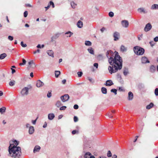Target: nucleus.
<instances>
[{
	"label": "nucleus",
	"mask_w": 158,
	"mask_h": 158,
	"mask_svg": "<svg viewBox=\"0 0 158 158\" xmlns=\"http://www.w3.org/2000/svg\"><path fill=\"white\" fill-rule=\"evenodd\" d=\"M106 56L109 58L108 61L112 66H109L108 68L109 72L110 74L117 72L118 70L121 69L122 67V60L116 52L113 58L114 54L113 52L108 50L106 53Z\"/></svg>",
	"instance_id": "f257e3e1"
},
{
	"label": "nucleus",
	"mask_w": 158,
	"mask_h": 158,
	"mask_svg": "<svg viewBox=\"0 0 158 158\" xmlns=\"http://www.w3.org/2000/svg\"><path fill=\"white\" fill-rule=\"evenodd\" d=\"M12 145H11L9 147V155L13 158H19L22 154L21 148L14 147V146L11 147Z\"/></svg>",
	"instance_id": "f03ea898"
},
{
	"label": "nucleus",
	"mask_w": 158,
	"mask_h": 158,
	"mask_svg": "<svg viewBox=\"0 0 158 158\" xmlns=\"http://www.w3.org/2000/svg\"><path fill=\"white\" fill-rule=\"evenodd\" d=\"M134 51L135 53L137 55H142L144 52V50L143 48L139 46H136L134 48Z\"/></svg>",
	"instance_id": "7ed1b4c3"
},
{
	"label": "nucleus",
	"mask_w": 158,
	"mask_h": 158,
	"mask_svg": "<svg viewBox=\"0 0 158 158\" xmlns=\"http://www.w3.org/2000/svg\"><path fill=\"white\" fill-rule=\"evenodd\" d=\"M31 88V86L29 85L27 87H25L21 90V93L23 95H27L28 94V90Z\"/></svg>",
	"instance_id": "20e7f679"
},
{
	"label": "nucleus",
	"mask_w": 158,
	"mask_h": 158,
	"mask_svg": "<svg viewBox=\"0 0 158 158\" xmlns=\"http://www.w3.org/2000/svg\"><path fill=\"white\" fill-rule=\"evenodd\" d=\"M113 36L114 37V40L115 41H117L120 38V33L118 32L115 31L114 33Z\"/></svg>",
	"instance_id": "39448f33"
},
{
	"label": "nucleus",
	"mask_w": 158,
	"mask_h": 158,
	"mask_svg": "<svg viewBox=\"0 0 158 158\" xmlns=\"http://www.w3.org/2000/svg\"><path fill=\"white\" fill-rule=\"evenodd\" d=\"M69 98V96L67 94L61 96L60 98L63 102H64L68 100Z\"/></svg>",
	"instance_id": "423d86ee"
},
{
	"label": "nucleus",
	"mask_w": 158,
	"mask_h": 158,
	"mask_svg": "<svg viewBox=\"0 0 158 158\" xmlns=\"http://www.w3.org/2000/svg\"><path fill=\"white\" fill-rule=\"evenodd\" d=\"M10 146L12 145L11 147H13V146H14V147H17V146L19 144V143L16 140L10 141Z\"/></svg>",
	"instance_id": "0eeeda50"
},
{
	"label": "nucleus",
	"mask_w": 158,
	"mask_h": 158,
	"mask_svg": "<svg viewBox=\"0 0 158 158\" xmlns=\"http://www.w3.org/2000/svg\"><path fill=\"white\" fill-rule=\"evenodd\" d=\"M152 27V26L151 25L150 23H148L146 25V26L144 28V30L145 31L147 32L151 30Z\"/></svg>",
	"instance_id": "6e6552de"
},
{
	"label": "nucleus",
	"mask_w": 158,
	"mask_h": 158,
	"mask_svg": "<svg viewBox=\"0 0 158 158\" xmlns=\"http://www.w3.org/2000/svg\"><path fill=\"white\" fill-rule=\"evenodd\" d=\"M122 24L123 27H127L129 25L128 22L126 20H123L122 21Z\"/></svg>",
	"instance_id": "1a4fd4ad"
},
{
	"label": "nucleus",
	"mask_w": 158,
	"mask_h": 158,
	"mask_svg": "<svg viewBox=\"0 0 158 158\" xmlns=\"http://www.w3.org/2000/svg\"><path fill=\"white\" fill-rule=\"evenodd\" d=\"M141 61L142 63L145 64L149 63V61L146 57H143L141 59Z\"/></svg>",
	"instance_id": "9d476101"
},
{
	"label": "nucleus",
	"mask_w": 158,
	"mask_h": 158,
	"mask_svg": "<svg viewBox=\"0 0 158 158\" xmlns=\"http://www.w3.org/2000/svg\"><path fill=\"white\" fill-rule=\"evenodd\" d=\"M44 84V83L40 80H38L37 81L36 86L38 87H40L42 86Z\"/></svg>",
	"instance_id": "9b49d317"
},
{
	"label": "nucleus",
	"mask_w": 158,
	"mask_h": 158,
	"mask_svg": "<svg viewBox=\"0 0 158 158\" xmlns=\"http://www.w3.org/2000/svg\"><path fill=\"white\" fill-rule=\"evenodd\" d=\"M113 84H114L112 80H108L106 81V84H105L106 86H110L113 85Z\"/></svg>",
	"instance_id": "f8f14e48"
},
{
	"label": "nucleus",
	"mask_w": 158,
	"mask_h": 158,
	"mask_svg": "<svg viewBox=\"0 0 158 158\" xmlns=\"http://www.w3.org/2000/svg\"><path fill=\"white\" fill-rule=\"evenodd\" d=\"M133 97V93L131 91L128 93V99L129 100H132Z\"/></svg>",
	"instance_id": "ddd939ff"
},
{
	"label": "nucleus",
	"mask_w": 158,
	"mask_h": 158,
	"mask_svg": "<svg viewBox=\"0 0 158 158\" xmlns=\"http://www.w3.org/2000/svg\"><path fill=\"white\" fill-rule=\"evenodd\" d=\"M55 117L54 114L53 113L49 114L48 115V118L50 120H52Z\"/></svg>",
	"instance_id": "4468645a"
},
{
	"label": "nucleus",
	"mask_w": 158,
	"mask_h": 158,
	"mask_svg": "<svg viewBox=\"0 0 158 158\" xmlns=\"http://www.w3.org/2000/svg\"><path fill=\"white\" fill-rule=\"evenodd\" d=\"M83 25V22L80 20H79L77 23V26L80 28H81L82 27Z\"/></svg>",
	"instance_id": "2eb2a0df"
},
{
	"label": "nucleus",
	"mask_w": 158,
	"mask_h": 158,
	"mask_svg": "<svg viewBox=\"0 0 158 158\" xmlns=\"http://www.w3.org/2000/svg\"><path fill=\"white\" fill-rule=\"evenodd\" d=\"M47 53L48 55L50 56H51L52 57H54V52L52 50H48L47 52Z\"/></svg>",
	"instance_id": "dca6fc26"
},
{
	"label": "nucleus",
	"mask_w": 158,
	"mask_h": 158,
	"mask_svg": "<svg viewBox=\"0 0 158 158\" xmlns=\"http://www.w3.org/2000/svg\"><path fill=\"white\" fill-rule=\"evenodd\" d=\"M154 106V104L152 102H151L149 105L147 106L146 107V108L148 110L150 109L152 107H153Z\"/></svg>",
	"instance_id": "f3484780"
},
{
	"label": "nucleus",
	"mask_w": 158,
	"mask_h": 158,
	"mask_svg": "<svg viewBox=\"0 0 158 158\" xmlns=\"http://www.w3.org/2000/svg\"><path fill=\"white\" fill-rule=\"evenodd\" d=\"M34 131V128L32 126H31L29 127V132L30 134H32L33 133Z\"/></svg>",
	"instance_id": "a211bd4d"
},
{
	"label": "nucleus",
	"mask_w": 158,
	"mask_h": 158,
	"mask_svg": "<svg viewBox=\"0 0 158 158\" xmlns=\"http://www.w3.org/2000/svg\"><path fill=\"white\" fill-rule=\"evenodd\" d=\"M40 149V147L39 146H36L34 149V152H35L39 151Z\"/></svg>",
	"instance_id": "6ab92c4d"
},
{
	"label": "nucleus",
	"mask_w": 158,
	"mask_h": 158,
	"mask_svg": "<svg viewBox=\"0 0 158 158\" xmlns=\"http://www.w3.org/2000/svg\"><path fill=\"white\" fill-rule=\"evenodd\" d=\"M152 10H156L158 9V5L154 4L152 5L151 7Z\"/></svg>",
	"instance_id": "aec40b11"
},
{
	"label": "nucleus",
	"mask_w": 158,
	"mask_h": 158,
	"mask_svg": "<svg viewBox=\"0 0 158 158\" xmlns=\"http://www.w3.org/2000/svg\"><path fill=\"white\" fill-rule=\"evenodd\" d=\"M92 156H91V154L89 152H87L86 153L84 156V157L85 158H90V157Z\"/></svg>",
	"instance_id": "412c9836"
},
{
	"label": "nucleus",
	"mask_w": 158,
	"mask_h": 158,
	"mask_svg": "<svg viewBox=\"0 0 158 158\" xmlns=\"http://www.w3.org/2000/svg\"><path fill=\"white\" fill-rule=\"evenodd\" d=\"M7 56V54L5 53H3L0 55V60H2Z\"/></svg>",
	"instance_id": "4be33fe9"
},
{
	"label": "nucleus",
	"mask_w": 158,
	"mask_h": 158,
	"mask_svg": "<svg viewBox=\"0 0 158 158\" xmlns=\"http://www.w3.org/2000/svg\"><path fill=\"white\" fill-rule=\"evenodd\" d=\"M120 50L121 52H124L127 50V48L124 46L122 45L120 47Z\"/></svg>",
	"instance_id": "5701e85b"
},
{
	"label": "nucleus",
	"mask_w": 158,
	"mask_h": 158,
	"mask_svg": "<svg viewBox=\"0 0 158 158\" xmlns=\"http://www.w3.org/2000/svg\"><path fill=\"white\" fill-rule=\"evenodd\" d=\"M150 70L151 72H154L156 70V67L154 65H152L150 68Z\"/></svg>",
	"instance_id": "b1692460"
},
{
	"label": "nucleus",
	"mask_w": 158,
	"mask_h": 158,
	"mask_svg": "<svg viewBox=\"0 0 158 158\" xmlns=\"http://www.w3.org/2000/svg\"><path fill=\"white\" fill-rule=\"evenodd\" d=\"M102 92L103 94H106L107 93V89L105 87H102Z\"/></svg>",
	"instance_id": "393cba45"
},
{
	"label": "nucleus",
	"mask_w": 158,
	"mask_h": 158,
	"mask_svg": "<svg viewBox=\"0 0 158 158\" xmlns=\"http://www.w3.org/2000/svg\"><path fill=\"white\" fill-rule=\"evenodd\" d=\"M15 81L14 80H12L9 83V85L10 86H13L15 84Z\"/></svg>",
	"instance_id": "a878e982"
},
{
	"label": "nucleus",
	"mask_w": 158,
	"mask_h": 158,
	"mask_svg": "<svg viewBox=\"0 0 158 158\" xmlns=\"http://www.w3.org/2000/svg\"><path fill=\"white\" fill-rule=\"evenodd\" d=\"M73 34V33H72L70 31H69L65 33V34L66 35L67 37H70L71 35Z\"/></svg>",
	"instance_id": "bb28decb"
},
{
	"label": "nucleus",
	"mask_w": 158,
	"mask_h": 158,
	"mask_svg": "<svg viewBox=\"0 0 158 158\" xmlns=\"http://www.w3.org/2000/svg\"><path fill=\"white\" fill-rule=\"evenodd\" d=\"M88 50L90 54H94V51L92 48H88Z\"/></svg>",
	"instance_id": "cd10ccee"
},
{
	"label": "nucleus",
	"mask_w": 158,
	"mask_h": 158,
	"mask_svg": "<svg viewBox=\"0 0 158 158\" xmlns=\"http://www.w3.org/2000/svg\"><path fill=\"white\" fill-rule=\"evenodd\" d=\"M85 44L86 45L90 46L91 45L92 43L90 41H86L85 42Z\"/></svg>",
	"instance_id": "c85d7f7f"
},
{
	"label": "nucleus",
	"mask_w": 158,
	"mask_h": 158,
	"mask_svg": "<svg viewBox=\"0 0 158 158\" xmlns=\"http://www.w3.org/2000/svg\"><path fill=\"white\" fill-rule=\"evenodd\" d=\"M60 72L59 71H55V75L56 77H58L59 75H60Z\"/></svg>",
	"instance_id": "c756f323"
},
{
	"label": "nucleus",
	"mask_w": 158,
	"mask_h": 158,
	"mask_svg": "<svg viewBox=\"0 0 158 158\" xmlns=\"http://www.w3.org/2000/svg\"><path fill=\"white\" fill-rule=\"evenodd\" d=\"M6 108L5 107H2L1 108H0V112L2 113L5 112L6 110Z\"/></svg>",
	"instance_id": "7c9ffc66"
},
{
	"label": "nucleus",
	"mask_w": 158,
	"mask_h": 158,
	"mask_svg": "<svg viewBox=\"0 0 158 158\" xmlns=\"http://www.w3.org/2000/svg\"><path fill=\"white\" fill-rule=\"evenodd\" d=\"M70 4L71 6L73 8H75L77 6V4L73 2H71Z\"/></svg>",
	"instance_id": "2f4dec72"
},
{
	"label": "nucleus",
	"mask_w": 158,
	"mask_h": 158,
	"mask_svg": "<svg viewBox=\"0 0 158 158\" xmlns=\"http://www.w3.org/2000/svg\"><path fill=\"white\" fill-rule=\"evenodd\" d=\"M23 61V63H20L19 64V65L20 66L24 65L25 64L26 61V60L24 59H23L22 60Z\"/></svg>",
	"instance_id": "473e14b6"
},
{
	"label": "nucleus",
	"mask_w": 158,
	"mask_h": 158,
	"mask_svg": "<svg viewBox=\"0 0 158 158\" xmlns=\"http://www.w3.org/2000/svg\"><path fill=\"white\" fill-rule=\"evenodd\" d=\"M56 105L58 107H60L61 105V102L60 101H58L56 103Z\"/></svg>",
	"instance_id": "72a5a7b5"
},
{
	"label": "nucleus",
	"mask_w": 158,
	"mask_h": 158,
	"mask_svg": "<svg viewBox=\"0 0 158 158\" xmlns=\"http://www.w3.org/2000/svg\"><path fill=\"white\" fill-rule=\"evenodd\" d=\"M138 11L140 13L143 12L145 13V11L143 8H139L138 9Z\"/></svg>",
	"instance_id": "f704fd0d"
},
{
	"label": "nucleus",
	"mask_w": 158,
	"mask_h": 158,
	"mask_svg": "<svg viewBox=\"0 0 158 158\" xmlns=\"http://www.w3.org/2000/svg\"><path fill=\"white\" fill-rule=\"evenodd\" d=\"M117 90L116 89H112L111 90V92L114 93L115 95L117 94Z\"/></svg>",
	"instance_id": "c9c22d12"
},
{
	"label": "nucleus",
	"mask_w": 158,
	"mask_h": 158,
	"mask_svg": "<svg viewBox=\"0 0 158 158\" xmlns=\"http://www.w3.org/2000/svg\"><path fill=\"white\" fill-rule=\"evenodd\" d=\"M154 93H155V95L156 96H158V88H156L155 89V90Z\"/></svg>",
	"instance_id": "e433bc0d"
},
{
	"label": "nucleus",
	"mask_w": 158,
	"mask_h": 158,
	"mask_svg": "<svg viewBox=\"0 0 158 158\" xmlns=\"http://www.w3.org/2000/svg\"><path fill=\"white\" fill-rule=\"evenodd\" d=\"M107 156L108 157H110L111 156L112 154L110 151H108Z\"/></svg>",
	"instance_id": "4c0bfd02"
},
{
	"label": "nucleus",
	"mask_w": 158,
	"mask_h": 158,
	"mask_svg": "<svg viewBox=\"0 0 158 158\" xmlns=\"http://www.w3.org/2000/svg\"><path fill=\"white\" fill-rule=\"evenodd\" d=\"M21 45L23 47H25L27 46L26 44H24L23 42V41H22L21 42Z\"/></svg>",
	"instance_id": "58836bf2"
},
{
	"label": "nucleus",
	"mask_w": 158,
	"mask_h": 158,
	"mask_svg": "<svg viewBox=\"0 0 158 158\" xmlns=\"http://www.w3.org/2000/svg\"><path fill=\"white\" fill-rule=\"evenodd\" d=\"M51 91H49L47 94V96L48 98H50L51 96Z\"/></svg>",
	"instance_id": "ea45409f"
},
{
	"label": "nucleus",
	"mask_w": 158,
	"mask_h": 158,
	"mask_svg": "<svg viewBox=\"0 0 158 158\" xmlns=\"http://www.w3.org/2000/svg\"><path fill=\"white\" fill-rule=\"evenodd\" d=\"M109 15L110 17H112L114 16V14L112 12H110L109 13Z\"/></svg>",
	"instance_id": "a19ab883"
},
{
	"label": "nucleus",
	"mask_w": 158,
	"mask_h": 158,
	"mask_svg": "<svg viewBox=\"0 0 158 158\" xmlns=\"http://www.w3.org/2000/svg\"><path fill=\"white\" fill-rule=\"evenodd\" d=\"M78 133V131H77L76 130H74L73 131H72V134L73 135H74V134H76V133Z\"/></svg>",
	"instance_id": "79ce46f5"
},
{
	"label": "nucleus",
	"mask_w": 158,
	"mask_h": 158,
	"mask_svg": "<svg viewBox=\"0 0 158 158\" xmlns=\"http://www.w3.org/2000/svg\"><path fill=\"white\" fill-rule=\"evenodd\" d=\"M66 108V106H62L60 107V110H64Z\"/></svg>",
	"instance_id": "37998d69"
},
{
	"label": "nucleus",
	"mask_w": 158,
	"mask_h": 158,
	"mask_svg": "<svg viewBox=\"0 0 158 158\" xmlns=\"http://www.w3.org/2000/svg\"><path fill=\"white\" fill-rule=\"evenodd\" d=\"M48 5H50V6L51 5H52V7L53 8H54V4L53 2H52V1H50V2H49V4Z\"/></svg>",
	"instance_id": "c03bdc74"
},
{
	"label": "nucleus",
	"mask_w": 158,
	"mask_h": 158,
	"mask_svg": "<svg viewBox=\"0 0 158 158\" xmlns=\"http://www.w3.org/2000/svg\"><path fill=\"white\" fill-rule=\"evenodd\" d=\"M73 119L74 121L75 122H77L78 121V118L76 116H74Z\"/></svg>",
	"instance_id": "a18cd8bd"
},
{
	"label": "nucleus",
	"mask_w": 158,
	"mask_h": 158,
	"mask_svg": "<svg viewBox=\"0 0 158 158\" xmlns=\"http://www.w3.org/2000/svg\"><path fill=\"white\" fill-rule=\"evenodd\" d=\"M28 15V12L27 11H25L24 13V16L25 17H26Z\"/></svg>",
	"instance_id": "49530a36"
},
{
	"label": "nucleus",
	"mask_w": 158,
	"mask_h": 158,
	"mask_svg": "<svg viewBox=\"0 0 158 158\" xmlns=\"http://www.w3.org/2000/svg\"><path fill=\"white\" fill-rule=\"evenodd\" d=\"M8 39L9 40L12 41L13 40V37L12 36L9 35L8 37Z\"/></svg>",
	"instance_id": "de8ad7c7"
},
{
	"label": "nucleus",
	"mask_w": 158,
	"mask_h": 158,
	"mask_svg": "<svg viewBox=\"0 0 158 158\" xmlns=\"http://www.w3.org/2000/svg\"><path fill=\"white\" fill-rule=\"evenodd\" d=\"M77 74L78 75V77H80L81 76L82 74V73L81 72H78L77 73Z\"/></svg>",
	"instance_id": "09e8293b"
},
{
	"label": "nucleus",
	"mask_w": 158,
	"mask_h": 158,
	"mask_svg": "<svg viewBox=\"0 0 158 158\" xmlns=\"http://www.w3.org/2000/svg\"><path fill=\"white\" fill-rule=\"evenodd\" d=\"M78 106L77 104H75L73 108L75 109H77L78 108Z\"/></svg>",
	"instance_id": "8fccbe9b"
},
{
	"label": "nucleus",
	"mask_w": 158,
	"mask_h": 158,
	"mask_svg": "<svg viewBox=\"0 0 158 158\" xmlns=\"http://www.w3.org/2000/svg\"><path fill=\"white\" fill-rule=\"evenodd\" d=\"M29 65H31V64H34L35 65V63H34L33 60L31 61L28 62Z\"/></svg>",
	"instance_id": "3c124183"
},
{
	"label": "nucleus",
	"mask_w": 158,
	"mask_h": 158,
	"mask_svg": "<svg viewBox=\"0 0 158 158\" xmlns=\"http://www.w3.org/2000/svg\"><path fill=\"white\" fill-rule=\"evenodd\" d=\"M154 41L155 42H157L158 41V37L156 36V37H155L154 39Z\"/></svg>",
	"instance_id": "603ef678"
},
{
	"label": "nucleus",
	"mask_w": 158,
	"mask_h": 158,
	"mask_svg": "<svg viewBox=\"0 0 158 158\" xmlns=\"http://www.w3.org/2000/svg\"><path fill=\"white\" fill-rule=\"evenodd\" d=\"M94 65L95 67H96V68H97L98 66V64L97 63H95L94 64Z\"/></svg>",
	"instance_id": "864d4df0"
},
{
	"label": "nucleus",
	"mask_w": 158,
	"mask_h": 158,
	"mask_svg": "<svg viewBox=\"0 0 158 158\" xmlns=\"http://www.w3.org/2000/svg\"><path fill=\"white\" fill-rule=\"evenodd\" d=\"M11 69L12 70L11 73L12 74H13L15 72V69H12V68H11Z\"/></svg>",
	"instance_id": "5fc2aeb1"
},
{
	"label": "nucleus",
	"mask_w": 158,
	"mask_h": 158,
	"mask_svg": "<svg viewBox=\"0 0 158 158\" xmlns=\"http://www.w3.org/2000/svg\"><path fill=\"white\" fill-rule=\"evenodd\" d=\"M38 118H36V119L32 121V123L33 124H35L36 122V121L37 119Z\"/></svg>",
	"instance_id": "6e6d98bb"
},
{
	"label": "nucleus",
	"mask_w": 158,
	"mask_h": 158,
	"mask_svg": "<svg viewBox=\"0 0 158 158\" xmlns=\"http://www.w3.org/2000/svg\"><path fill=\"white\" fill-rule=\"evenodd\" d=\"M106 29L104 27H103L101 29V31L102 32H103Z\"/></svg>",
	"instance_id": "4d7b16f0"
},
{
	"label": "nucleus",
	"mask_w": 158,
	"mask_h": 158,
	"mask_svg": "<svg viewBox=\"0 0 158 158\" xmlns=\"http://www.w3.org/2000/svg\"><path fill=\"white\" fill-rule=\"evenodd\" d=\"M62 84H64L66 82V80L65 79H64L62 81Z\"/></svg>",
	"instance_id": "13d9d810"
},
{
	"label": "nucleus",
	"mask_w": 158,
	"mask_h": 158,
	"mask_svg": "<svg viewBox=\"0 0 158 158\" xmlns=\"http://www.w3.org/2000/svg\"><path fill=\"white\" fill-rule=\"evenodd\" d=\"M128 73V72L125 70L123 72V74L125 75H126Z\"/></svg>",
	"instance_id": "bf43d9fd"
},
{
	"label": "nucleus",
	"mask_w": 158,
	"mask_h": 158,
	"mask_svg": "<svg viewBox=\"0 0 158 158\" xmlns=\"http://www.w3.org/2000/svg\"><path fill=\"white\" fill-rule=\"evenodd\" d=\"M50 6V5H48L47 6L45 7V8L46 9V10H47L48 9H49Z\"/></svg>",
	"instance_id": "052dcab7"
},
{
	"label": "nucleus",
	"mask_w": 158,
	"mask_h": 158,
	"mask_svg": "<svg viewBox=\"0 0 158 158\" xmlns=\"http://www.w3.org/2000/svg\"><path fill=\"white\" fill-rule=\"evenodd\" d=\"M3 95V93L2 91H0V97L2 96Z\"/></svg>",
	"instance_id": "680f3d73"
},
{
	"label": "nucleus",
	"mask_w": 158,
	"mask_h": 158,
	"mask_svg": "<svg viewBox=\"0 0 158 158\" xmlns=\"http://www.w3.org/2000/svg\"><path fill=\"white\" fill-rule=\"evenodd\" d=\"M135 137L136 138V139H135L134 141V142H135L136 141V140H137V139L138 138V136H136Z\"/></svg>",
	"instance_id": "e2e57ef3"
},
{
	"label": "nucleus",
	"mask_w": 158,
	"mask_h": 158,
	"mask_svg": "<svg viewBox=\"0 0 158 158\" xmlns=\"http://www.w3.org/2000/svg\"><path fill=\"white\" fill-rule=\"evenodd\" d=\"M117 157V156L116 155H114L112 158H116Z\"/></svg>",
	"instance_id": "0e129e2a"
},
{
	"label": "nucleus",
	"mask_w": 158,
	"mask_h": 158,
	"mask_svg": "<svg viewBox=\"0 0 158 158\" xmlns=\"http://www.w3.org/2000/svg\"><path fill=\"white\" fill-rule=\"evenodd\" d=\"M47 124L46 123H45L43 126V127L44 128H45L47 127Z\"/></svg>",
	"instance_id": "69168bd1"
},
{
	"label": "nucleus",
	"mask_w": 158,
	"mask_h": 158,
	"mask_svg": "<svg viewBox=\"0 0 158 158\" xmlns=\"http://www.w3.org/2000/svg\"><path fill=\"white\" fill-rule=\"evenodd\" d=\"M30 76L31 77H33V73L31 72L30 73Z\"/></svg>",
	"instance_id": "338daca9"
},
{
	"label": "nucleus",
	"mask_w": 158,
	"mask_h": 158,
	"mask_svg": "<svg viewBox=\"0 0 158 158\" xmlns=\"http://www.w3.org/2000/svg\"><path fill=\"white\" fill-rule=\"evenodd\" d=\"M62 117H63V116H62V115H60L58 116V118H59V119H60L61 118H62Z\"/></svg>",
	"instance_id": "774afa93"
}]
</instances>
